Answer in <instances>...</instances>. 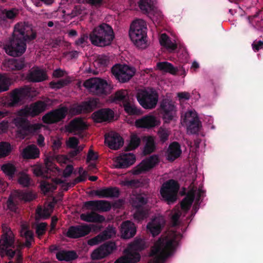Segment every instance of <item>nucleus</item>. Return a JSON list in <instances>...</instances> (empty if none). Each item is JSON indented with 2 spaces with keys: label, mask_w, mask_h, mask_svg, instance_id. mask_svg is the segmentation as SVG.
I'll use <instances>...</instances> for the list:
<instances>
[{
  "label": "nucleus",
  "mask_w": 263,
  "mask_h": 263,
  "mask_svg": "<svg viewBox=\"0 0 263 263\" xmlns=\"http://www.w3.org/2000/svg\"><path fill=\"white\" fill-rule=\"evenodd\" d=\"M35 36L30 26L25 23H18L14 26L12 39L4 49L11 56H20L26 51L25 42L34 39Z\"/></svg>",
  "instance_id": "obj_2"
},
{
  "label": "nucleus",
  "mask_w": 263,
  "mask_h": 263,
  "mask_svg": "<svg viewBox=\"0 0 263 263\" xmlns=\"http://www.w3.org/2000/svg\"><path fill=\"white\" fill-rule=\"evenodd\" d=\"M109 63V58L105 55H100L95 60V64L100 68L107 66Z\"/></svg>",
  "instance_id": "obj_51"
},
{
  "label": "nucleus",
  "mask_w": 263,
  "mask_h": 263,
  "mask_svg": "<svg viewBox=\"0 0 263 263\" xmlns=\"http://www.w3.org/2000/svg\"><path fill=\"white\" fill-rule=\"evenodd\" d=\"M87 127V124L81 118H76L65 126V129L68 133L78 135Z\"/></svg>",
  "instance_id": "obj_23"
},
{
  "label": "nucleus",
  "mask_w": 263,
  "mask_h": 263,
  "mask_svg": "<svg viewBox=\"0 0 263 263\" xmlns=\"http://www.w3.org/2000/svg\"><path fill=\"white\" fill-rule=\"evenodd\" d=\"M170 134V132L168 129L162 127H161L158 132L159 137L162 142L167 140Z\"/></svg>",
  "instance_id": "obj_58"
},
{
  "label": "nucleus",
  "mask_w": 263,
  "mask_h": 263,
  "mask_svg": "<svg viewBox=\"0 0 263 263\" xmlns=\"http://www.w3.org/2000/svg\"><path fill=\"white\" fill-rule=\"evenodd\" d=\"M116 231L115 229L112 227H108L105 231H104L102 234L104 237L105 240L108 239L116 235Z\"/></svg>",
  "instance_id": "obj_61"
},
{
  "label": "nucleus",
  "mask_w": 263,
  "mask_h": 263,
  "mask_svg": "<svg viewBox=\"0 0 263 263\" xmlns=\"http://www.w3.org/2000/svg\"><path fill=\"white\" fill-rule=\"evenodd\" d=\"M30 179L28 174L24 173H20L18 179V182L23 186H28L30 184Z\"/></svg>",
  "instance_id": "obj_55"
},
{
  "label": "nucleus",
  "mask_w": 263,
  "mask_h": 263,
  "mask_svg": "<svg viewBox=\"0 0 263 263\" xmlns=\"http://www.w3.org/2000/svg\"><path fill=\"white\" fill-rule=\"evenodd\" d=\"M12 147L9 143L0 142V158L8 156L12 151Z\"/></svg>",
  "instance_id": "obj_48"
},
{
  "label": "nucleus",
  "mask_w": 263,
  "mask_h": 263,
  "mask_svg": "<svg viewBox=\"0 0 263 263\" xmlns=\"http://www.w3.org/2000/svg\"><path fill=\"white\" fill-rule=\"evenodd\" d=\"M144 196L142 194L134 195L131 198L134 218L137 221H140L147 217V212L144 210L143 208L147 201Z\"/></svg>",
  "instance_id": "obj_10"
},
{
  "label": "nucleus",
  "mask_w": 263,
  "mask_h": 263,
  "mask_svg": "<svg viewBox=\"0 0 263 263\" xmlns=\"http://www.w3.org/2000/svg\"><path fill=\"white\" fill-rule=\"evenodd\" d=\"M165 220L163 216L159 215L147 225V229L153 236L157 235L160 232L161 228L163 226Z\"/></svg>",
  "instance_id": "obj_27"
},
{
  "label": "nucleus",
  "mask_w": 263,
  "mask_h": 263,
  "mask_svg": "<svg viewBox=\"0 0 263 263\" xmlns=\"http://www.w3.org/2000/svg\"><path fill=\"white\" fill-rule=\"evenodd\" d=\"M40 187L41 191L44 193L52 192L56 189V186L54 183H50L46 181L41 182Z\"/></svg>",
  "instance_id": "obj_53"
},
{
  "label": "nucleus",
  "mask_w": 263,
  "mask_h": 263,
  "mask_svg": "<svg viewBox=\"0 0 263 263\" xmlns=\"http://www.w3.org/2000/svg\"><path fill=\"white\" fill-rule=\"evenodd\" d=\"M114 116V111L108 108H104L94 112L92 118L96 122H103L111 120Z\"/></svg>",
  "instance_id": "obj_26"
},
{
  "label": "nucleus",
  "mask_w": 263,
  "mask_h": 263,
  "mask_svg": "<svg viewBox=\"0 0 263 263\" xmlns=\"http://www.w3.org/2000/svg\"><path fill=\"white\" fill-rule=\"evenodd\" d=\"M67 111L68 110L65 107L59 108L45 115L43 117L42 120L44 123L47 124L59 122L65 117Z\"/></svg>",
  "instance_id": "obj_17"
},
{
  "label": "nucleus",
  "mask_w": 263,
  "mask_h": 263,
  "mask_svg": "<svg viewBox=\"0 0 263 263\" xmlns=\"http://www.w3.org/2000/svg\"><path fill=\"white\" fill-rule=\"evenodd\" d=\"M32 91V89L28 87H25L24 88L14 90L11 93L10 97V100L11 101V103L13 105H14L15 104L19 103L26 97H32L33 95L31 94V92ZM34 92L35 93L34 95H33V96H36L39 93V92H37L36 91H34Z\"/></svg>",
  "instance_id": "obj_20"
},
{
  "label": "nucleus",
  "mask_w": 263,
  "mask_h": 263,
  "mask_svg": "<svg viewBox=\"0 0 263 263\" xmlns=\"http://www.w3.org/2000/svg\"><path fill=\"white\" fill-rule=\"evenodd\" d=\"M24 158L35 159L39 157L40 151L35 145H29L22 153Z\"/></svg>",
  "instance_id": "obj_37"
},
{
  "label": "nucleus",
  "mask_w": 263,
  "mask_h": 263,
  "mask_svg": "<svg viewBox=\"0 0 263 263\" xmlns=\"http://www.w3.org/2000/svg\"><path fill=\"white\" fill-rule=\"evenodd\" d=\"M80 218L82 220L89 222L101 223L105 220L103 216L93 212L83 213L80 215Z\"/></svg>",
  "instance_id": "obj_36"
},
{
  "label": "nucleus",
  "mask_w": 263,
  "mask_h": 263,
  "mask_svg": "<svg viewBox=\"0 0 263 263\" xmlns=\"http://www.w3.org/2000/svg\"><path fill=\"white\" fill-rule=\"evenodd\" d=\"M139 6L140 9L149 15H155V14L160 15L155 6V0H139Z\"/></svg>",
  "instance_id": "obj_28"
},
{
  "label": "nucleus",
  "mask_w": 263,
  "mask_h": 263,
  "mask_svg": "<svg viewBox=\"0 0 263 263\" xmlns=\"http://www.w3.org/2000/svg\"><path fill=\"white\" fill-rule=\"evenodd\" d=\"M95 195L99 198L117 197L119 195V191L117 187H109L97 190Z\"/></svg>",
  "instance_id": "obj_33"
},
{
  "label": "nucleus",
  "mask_w": 263,
  "mask_h": 263,
  "mask_svg": "<svg viewBox=\"0 0 263 263\" xmlns=\"http://www.w3.org/2000/svg\"><path fill=\"white\" fill-rule=\"evenodd\" d=\"M16 9L2 10L0 12V22L5 21L6 19H13L17 15Z\"/></svg>",
  "instance_id": "obj_45"
},
{
  "label": "nucleus",
  "mask_w": 263,
  "mask_h": 263,
  "mask_svg": "<svg viewBox=\"0 0 263 263\" xmlns=\"http://www.w3.org/2000/svg\"><path fill=\"white\" fill-rule=\"evenodd\" d=\"M98 83L99 78H92L87 80L84 83V86L90 92L96 94L97 85L99 84Z\"/></svg>",
  "instance_id": "obj_44"
},
{
  "label": "nucleus",
  "mask_w": 263,
  "mask_h": 263,
  "mask_svg": "<svg viewBox=\"0 0 263 263\" xmlns=\"http://www.w3.org/2000/svg\"><path fill=\"white\" fill-rule=\"evenodd\" d=\"M10 85L9 79L5 76L0 74V92L7 91Z\"/></svg>",
  "instance_id": "obj_54"
},
{
  "label": "nucleus",
  "mask_w": 263,
  "mask_h": 263,
  "mask_svg": "<svg viewBox=\"0 0 263 263\" xmlns=\"http://www.w3.org/2000/svg\"><path fill=\"white\" fill-rule=\"evenodd\" d=\"M84 205L89 210L101 212L108 211L111 208L109 202L104 200L89 201Z\"/></svg>",
  "instance_id": "obj_25"
},
{
  "label": "nucleus",
  "mask_w": 263,
  "mask_h": 263,
  "mask_svg": "<svg viewBox=\"0 0 263 263\" xmlns=\"http://www.w3.org/2000/svg\"><path fill=\"white\" fill-rule=\"evenodd\" d=\"M160 120L153 115L145 116L136 120L135 125L137 128L149 129L160 124Z\"/></svg>",
  "instance_id": "obj_18"
},
{
  "label": "nucleus",
  "mask_w": 263,
  "mask_h": 263,
  "mask_svg": "<svg viewBox=\"0 0 263 263\" xmlns=\"http://www.w3.org/2000/svg\"><path fill=\"white\" fill-rule=\"evenodd\" d=\"M105 143L111 149H117L123 144L122 138L117 133L110 132L105 135Z\"/></svg>",
  "instance_id": "obj_24"
},
{
  "label": "nucleus",
  "mask_w": 263,
  "mask_h": 263,
  "mask_svg": "<svg viewBox=\"0 0 263 263\" xmlns=\"http://www.w3.org/2000/svg\"><path fill=\"white\" fill-rule=\"evenodd\" d=\"M91 44L98 47L110 45L115 38L114 30L111 26L102 23L92 29L89 35Z\"/></svg>",
  "instance_id": "obj_4"
},
{
  "label": "nucleus",
  "mask_w": 263,
  "mask_h": 263,
  "mask_svg": "<svg viewBox=\"0 0 263 263\" xmlns=\"http://www.w3.org/2000/svg\"><path fill=\"white\" fill-rule=\"evenodd\" d=\"M144 245L143 239H136L124 251L125 255L118 258L114 263H135L139 261L140 256L137 251L143 249Z\"/></svg>",
  "instance_id": "obj_6"
},
{
  "label": "nucleus",
  "mask_w": 263,
  "mask_h": 263,
  "mask_svg": "<svg viewBox=\"0 0 263 263\" xmlns=\"http://www.w3.org/2000/svg\"><path fill=\"white\" fill-rule=\"evenodd\" d=\"M115 249L116 245L114 242H108L105 243L94 250L91 254V257L93 260L103 258Z\"/></svg>",
  "instance_id": "obj_19"
},
{
  "label": "nucleus",
  "mask_w": 263,
  "mask_h": 263,
  "mask_svg": "<svg viewBox=\"0 0 263 263\" xmlns=\"http://www.w3.org/2000/svg\"><path fill=\"white\" fill-rule=\"evenodd\" d=\"M145 145L144 148V153L148 154L152 153L155 148V138L152 136H148L145 138Z\"/></svg>",
  "instance_id": "obj_46"
},
{
  "label": "nucleus",
  "mask_w": 263,
  "mask_h": 263,
  "mask_svg": "<svg viewBox=\"0 0 263 263\" xmlns=\"http://www.w3.org/2000/svg\"><path fill=\"white\" fill-rule=\"evenodd\" d=\"M181 124L187 126V132L196 134L199 130L201 123L195 110H189L181 116Z\"/></svg>",
  "instance_id": "obj_11"
},
{
  "label": "nucleus",
  "mask_w": 263,
  "mask_h": 263,
  "mask_svg": "<svg viewBox=\"0 0 263 263\" xmlns=\"http://www.w3.org/2000/svg\"><path fill=\"white\" fill-rule=\"evenodd\" d=\"M52 101L47 99L44 101H37L29 106H26L18 112V117L14 119V124L18 127L16 137L21 139H24L30 133H34L40 129L42 124L36 123L29 125L26 117L28 116L32 117L38 115L44 111L48 106L51 105Z\"/></svg>",
  "instance_id": "obj_1"
},
{
  "label": "nucleus",
  "mask_w": 263,
  "mask_h": 263,
  "mask_svg": "<svg viewBox=\"0 0 263 263\" xmlns=\"http://www.w3.org/2000/svg\"><path fill=\"white\" fill-rule=\"evenodd\" d=\"M176 245V241L172 237L159 238L151 250L150 255L153 258V263H163L172 254Z\"/></svg>",
  "instance_id": "obj_3"
},
{
  "label": "nucleus",
  "mask_w": 263,
  "mask_h": 263,
  "mask_svg": "<svg viewBox=\"0 0 263 263\" xmlns=\"http://www.w3.org/2000/svg\"><path fill=\"white\" fill-rule=\"evenodd\" d=\"M54 203L49 202L45 204L44 209L38 208L36 211L37 216L40 218H46L48 217L53 211Z\"/></svg>",
  "instance_id": "obj_39"
},
{
  "label": "nucleus",
  "mask_w": 263,
  "mask_h": 263,
  "mask_svg": "<svg viewBox=\"0 0 263 263\" xmlns=\"http://www.w3.org/2000/svg\"><path fill=\"white\" fill-rule=\"evenodd\" d=\"M181 153L179 144L177 142H173L168 146L166 153V157L168 160L172 161L179 157Z\"/></svg>",
  "instance_id": "obj_32"
},
{
  "label": "nucleus",
  "mask_w": 263,
  "mask_h": 263,
  "mask_svg": "<svg viewBox=\"0 0 263 263\" xmlns=\"http://www.w3.org/2000/svg\"><path fill=\"white\" fill-rule=\"evenodd\" d=\"M105 240V239L104 238V237L102 233L95 237L94 238L89 239L88 241V244L91 246H95L101 243Z\"/></svg>",
  "instance_id": "obj_59"
},
{
  "label": "nucleus",
  "mask_w": 263,
  "mask_h": 263,
  "mask_svg": "<svg viewBox=\"0 0 263 263\" xmlns=\"http://www.w3.org/2000/svg\"><path fill=\"white\" fill-rule=\"evenodd\" d=\"M136 70L133 66L126 64H117L111 68V73L120 83L129 81L135 74Z\"/></svg>",
  "instance_id": "obj_9"
},
{
  "label": "nucleus",
  "mask_w": 263,
  "mask_h": 263,
  "mask_svg": "<svg viewBox=\"0 0 263 263\" xmlns=\"http://www.w3.org/2000/svg\"><path fill=\"white\" fill-rule=\"evenodd\" d=\"M129 100L128 91L126 89L117 91L114 96L110 97V101L116 103H122L123 106L125 103Z\"/></svg>",
  "instance_id": "obj_34"
},
{
  "label": "nucleus",
  "mask_w": 263,
  "mask_h": 263,
  "mask_svg": "<svg viewBox=\"0 0 263 263\" xmlns=\"http://www.w3.org/2000/svg\"><path fill=\"white\" fill-rule=\"evenodd\" d=\"M57 258L60 261H70L77 257L76 253L73 251H60L56 254Z\"/></svg>",
  "instance_id": "obj_38"
},
{
  "label": "nucleus",
  "mask_w": 263,
  "mask_h": 263,
  "mask_svg": "<svg viewBox=\"0 0 263 263\" xmlns=\"http://www.w3.org/2000/svg\"><path fill=\"white\" fill-rule=\"evenodd\" d=\"M1 170L6 175L12 179L16 171V168L13 164L7 163L2 165Z\"/></svg>",
  "instance_id": "obj_47"
},
{
  "label": "nucleus",
  "mask_w": 263,
  "mask_h": 263,
  "mask_svg": "<svg viewBox=\"0 0 263 263\" xmlns=\"http://www.w3.org/2000/svg\"><path fill=\"white\" fill-rule=\"evenodd\" d=\"M47 78L46 72L39 67H33L27 76V79L31 82H39Z\"/></svg>",
  "instance_id": "obj_29"
},
{
  "label": "nucleus",
  "mask_w": 263,
  "mask_h": 263,
  "mask_svg": "<svg viewBox=\"0 0 263 263\" xmlns=\"http://www.w3.org/2000/svg\"><path fill=\"white\" fill-rule=\"evenodd\" d=\"M98 103V100L97 99H90L87 101L83 102L81 105H74L70 108L69 112L72 114L89 112L97 106Z\"/></svg>",
  "instance_id": "obj_21"
},
{
  "label": "nucleus",
  "mask_w": 263,
  "mask_h": 263,
  "mask_svg": "<svg viewBox=\"0 0 263 263\" xmlns=\"http://www.w3.org/2000/svg\"><path fill=\"white\" fill-rule=\"evenodd\" d=\"M129 36L133 43L138 48L144 49L147 46V25L142 19L134 20L131 24Z\"/></svg>",
  "instance_id": "obj_5"
},
{
  "label": "nucleus",
  "mask_w": 263,
  "mask_h": 263,
  "mask_svg": "<svg viewBox=\"0 0 263 263\" xmlns=\"http://www.w3.org/2000/svg\"><path fill=\"white\" fill-rule=\"evenodd\" d=\"M14 236L11 232L4 234L0 240V255L3 257L5 255L9 256L10 259L16 256V263H21L22 256L18 251H12L11 248H14Z\"/></svg>",
  "instance_id": "obj_7"
},
{
  "label": "nucleus",
  "mask_w": 263,
  "mask_h": 263,
  "mask_svg": "<svg viewBox=\"0 0 263 263\" xmlns=\"http://www.w3.org/2000/svg\"><path fill=\"white\" fill-rule=\"evenodd\" d=\"M21 235L25 237L26 242L24 246L26 247H30L32 241H33V233L32 231L28 230L25 225H22V230L21 231Z\"/></svg>",
  "instance_id": "obj_43"
},
{
  "label": "nucleus",
  "mask_w": 263,
  "mask_h": 263,
  "mask_svg": "<svg viewBox=\"0 0 263 263\" xmlns=\"http://www.w3.org/2000/svg\"><path fill=\"white\" fill-rule=\"evenodd\" d=\"M52 147L53 151L58 150L62 145V139L59 137L52 138Z\"/></svg>",
  "instance_id": "obj_63"
},
{
  "label": "nucleus",
  "mask_w": 263,
  "mask_h": 263,
  "mask_svg": "<svg viewBox=\"0 0 263 263\" xmlns=\"http://www.w3.org/2000/svg\"><path fill=\"white\" fill-rule=\"evenodd\" d=\"M178 190V183L173 180H170L163 184L160 193L164 200L168 204H171L176 200Z\"/></svg>",
  "instance_id": "obj_12"
},
{
  "label": "nucleus",
  "mask_w": 263,
  "mask_h": 263,
  "mask_svg": "<svg viewBox=\"0 0 263 263\" xmlns=\"http://www.w3.org/2000/svg\"><path fill=\"white\" fill-rule=\"evenodd\" d=\"M123 107L125 112L129 115H141L143 114L141 109L132 104L130 100L127 101L126 103H125Z\"/></svg>",
  "instance_id": "obj_42"
},
{
  "label": "nucleus",
  "mask_w": 263,
  "mask_h": 263,
  "mask_svg": "<svg viewBox=\"0 0 263 263\" xmlns=\"http://www.w3.org/2000/svg\"><path fill=\"white\" fill-rule=\"evenodd\" d=\"M99 84L97 85L96 95H107L110 93L113 86L106 80L99 78Z\"/></svg>",
  "instance_id": "obj_35"
},
{
  "label": "nucleus",
  "mask_w": 263,
  "mask_h": 263,
  "mask_svg": "<svg viewBox=\"0 0 263 263\" xmlns=\"http://www.w3.org/2000/svg\"><path fill=\"white\" fill-rule=\"evenodd\" d=\"M120 184L122 186H127L130 187H138L140 185V182L137 180H124L120 182Z\"/></svg>",
  "instance_id": "obj_60"
},
{
  "label": "nucleus",
  "mask_w": 263,
  "mask_h": 263,
  "mask_svg": "<svg viewBox=\"0 0 263 263\" xmlns=\"http://www.w3.org/2000/svg\"><path fill=\"white\" fill-rule=\"evenodd\" d=\"M139 137L135 134H133L130 136V139L128 143L127 148L129 150H133L138 147L140 143Z\"/></svg>",
  "instance_id": "obj_49"
},
{
  "label": "nucleus",
  "mask_w": 263,
  "mask_h": 263,
  "mask_svg": "<svg viewBox=\"0 0 263 263\" xmlns=\"http://www.w3.org/2000/svg\"><path fill=\"white\" fill-rule=\"evenodd\" d=\"M79 176L76 179V182L84 181L86 180L87 173L83 170L82 167H80L79 170Z\"/></svg>",
  "instance_id": "obj_64"
},
{
  "label": "nucleus",
  "mask_w": 263,
  "mask_h": 263,
  "mask_svg": "<svg viewBox=\"0 0 263 263\" xmlns=\"http://www.w3.org/2000/svg\"><path fill=\"white\" fill-rule=\"evenodd\" d=\"M136 233V228L134 223L130 221H126L121 225V236L124 239H129L133 237Z\"/></svg>",
  "instance_id": "obj_30"
},
{
  "label": "nucleus",
  "mask_w": 263,
  "mask_h": 263,
  "mask_svg": "<svg viewBox=\"0 0 263 263\" xmlns=\"http://www.w3.org/2000/svg\"><path fill=\"white\" fill-rule=\"evenodd\" d=\"M136 98L140 105L146 109L154 108L158 101V95L152 88L138 90Z\"/></svg>",
  "instance_id": "obj_8"
},
{
  "label": "nucleus",
  "mask_w": 263,
  "mask_h": 263,
  "mask_svg": "<svg viewBox=\"0 0 263 263\" xmlns=\"http://www.w3.org/2000/svg\"><path fill=\"white\" fill-rule=\"evenodd\" d=\"M79 144L78 139L74 137L69 138L66 141V145L67 147L71 148H75Z\"/></svg>",
  "instance_id": "obj_62"
},
{
  "label": "nucleus",
  "mask_w": 263,
  "mask_h": 263,
  "mask_svg": "<svg viewBox=\"0 0 263 263\" xmlns=\"http://www.w3.org/2000/svg\"><path fill=\"white\" fill-rule=\"evenodd\" d=\"M136 156L133 153L122 154L114 158V166L116 168H127L136 162Z\"/></svg>",
  "instance_id": "obj_16"
},
{
  "label": "nucleus",
  "mask_w": 263,
  "mask_h": 263,
  "mask_svg": "<svg viewBox=\"0 0 263 263\" xmlns=\"http://www.w3.org/2000/svg\"><path fill=\"white\" fill-rule=\"evenodd\" d=\"M204 194L202 187L200 186L198 189L193 187L187 193L185 198L181 202V211L183 213H186L190 208L193 201L195 200L198 201L200 198L203 196Z\"/></svg>",
  "instance_id": "obj_14"
},
{
  "label": "nucleus",
  "mask_w": 263,
  "mask_h": 263,
  "mask_svg": "<svg viewBox=\"0 0 263 263\" xmlns=\"http://www.w3.org/2000/svg\"><path fill=\"white\" fill-rule=\"evenodd\" d=\"M17 192L16 191H13L7 201V207L9 209H10L11 211L14 210L15 209V202L17 201L18 199V198L17 197Z\"/></svg>",
  "instance_id": "obj_52"
},
{
  "label": "nucleus",
  "mask_w": 263,
  "mask_h": 263,
  "mask_svg": "<svg viewBox=\"0 0 263 263\" xmlns=\"http://www.w3.org/2000/svg\"><path fill=\"white\" fill-rule=\"evenodd\" d=\"M53 158L51 157H47L44 160L46 170L40 164L34 165L33 167V173L34 175L37 177H42L43 178H47L50 177L49 175L48 171H53V170L57 171L58 173H61V171L52 163Z\"/></svg>",
  "instance_id": "obj_15"
},
{
  "label": "nucleus",
  "mask_w": 263,
  "mask_h": 263,
  "mask_svg": "<svg viewBox=\"0 0 263 263\" xmlns=\"http://www.w3.org/2000/svg\"><path fill=\"white\" fill-rule=\"evenodd\" d=\"M161 108L163 111V119L165 122H169L175 117L176 110L172 101L163 100L161 104Z\"/></svg>",
  "instance_id": "obj_22"
},
{
  "label": "nucleus",
  "mask_w": 263,
  "mask_h": 263,
  "mask_svg": "<svg viewBox=\"0 0 263 263\" xmlns=\"http://www.w3.org/2000/svg\"><path fill=\"white\" fill-rule=\"evenodd\" d=\"M159 42L161 46L166 48L170 51H173L176 48V43L175 41H172L169 37L164 33L161 35L159 38Z\"/></svg>",
  "instance_id": "obj_41"
},
{
  "label": "nucleus",
  "mask_w": 263,
  "mask_h": 263,
  "mask_svg": "<svg viewBox=\"0 0 263 263\" xmlns=\"http://www.w3.org/2000/svg\"><path fill=\"white\" fill-rule=\"evenodd\" d=\"M88 228L85 227V225L71 227L67 232L66 235L70 238H79L88 234Z\"/></svg>",
  "instance_id": "obj_31"
},
{
  "label": "nucleus",
  "mask_w": 263,
  "mask_h": 263,
  "mask_svg": "<svg viewBox=\"0 0 263 263\" xmlns=\"http://www.w3.org/2000/svg\"><path fill=\"white\" fill-rule=\"evenodd\" d=\"M159 163V157L154 155L143 160L139 164L134 167L130 173L134 175H139L149 171Z\"/></svg>",
  "instance_id": "obj_13"
},
{
  "label": "nucleus",
  "mask_w": 263,
  "mask_h": 263,
  "mask_svg": "<svg viewBox=\"0 0 263 263\" xmlns=\"http://www.w3.org/2000/svg\"><path fill=\"white\" fill-rule=\"evenodd\" d=\"M181 214L182 212L179 209V207L176 206L172 212V216L171 218L173 226H176L177 224L178 219Z\"/></svg>",
  "instance_id": "obj_57"
},
{
  "label": "nucleus",
  "mask_w": 263,
  "mask_h": 263,
  "mask_svg": "<svg viewBox=\"0 0 263 263\" xmlns=\"http://www.w3.org/2000/svg\"><path fill=\"white\" fill-rule=\"evenodd\" d=\"M17 197L18 200H23L25 201L32 200L35 198V195L32 192H23L16 191Z\"/></svg>",
  "instance_id": "obj_50"
},
{
  "label": "nucleus",
  "mask_w": 263,
  "mask_h": 263,
  "mask_svg": "<svg viewBox=\"0 0 263 263\" xmlns=\"http://www.w3.org/2000/svg\"><path fill=\"white\" fill-rule=\"evenodd\" d=\"M156 68L164 72H167L172 74H176L178 69L167 62H162L157 63Z\"/></svg>",
  "instance_id": "obj_40"
},
{
  "label": "nucleus",
  "mask_w": 263,
  "mask_h": 263,
  "mask_svg": "<svg viewBox=\"0 0 263 263\" xmlns=\"http://www.w3.org/2000/svg\"><path fill=\"white\" fill-rule=\"evenodd\" d=\"M70 82L68 79L59 80L57 82L52 81L50 83V87L52 89H60Z\"/></svg>",
  "instance_id": "obj_56"
}]
</instances>
